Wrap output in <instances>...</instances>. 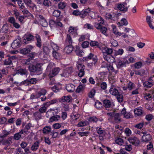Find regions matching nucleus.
I'll return each instance as SVG.
<instances>
[{"instance_id": "obj_1", "label": "nucleus", "mask_w": 154, "mask_h": 154, "mask_svg": "<svg viewBox=\"0 0 154 154\" xmlns=\"http://www.w3.org/2000/svg\"><path fill=\"white\" fill-rule=\"evenodd\" d=\"M28 69L30 72L34 73L35 75H38L42 73V69L39 63L29 65L28 66Z\"/></svg>"}, {"instance_id": "obj_2", "label": "nucleus", "mask_w": 154, "mask_h": 154, "mask_svg": "<svg viewBox=\"0 0 154 154\" xmlns=\"http://www.w3.org/2000/svg\"><path fill=\"white\" fill-rule=\"evenodd\" d=\"M110 93L112 95L116 96L118 101L122 102L123 100L122 95L119 93L117 89H116L113 85L111 86L109 90Z\"/></svg>"}, {"instance_id": "obj_3", "label": "nucleus", "mask_w": 154, "mask_h": 154, "mask_svg": "<svg viewBox=\"0 0 154 154\" xmlns=\"http://www.w3.org/2000/svg\"><path fill=\"white\" fill-rule=\"evenodd\" d=\"M85 60L86 61H88L89 60L92 59L93 62L91 63H88L87 64L88 66L90 68H92L93 66H96V64L97 62L98 58L97 57L94 55V54L92 53H90L87 57H85Z\"/></svg>"}, {"instance_id": "obj_4", "label": "nucleus", "mask_w": 154, "mask_h": 154, "mask_svg": "<svg viewBox=\"0 0 154 154\" xmlns=\"http://www.w3.org/2000/svg\"><path fill=\"white\" fill-rule=\"evenodd\" d=\"M102 18H100L101 21L100 23H96L95 24V27L98 29L100 30L101 32L105 35H106V34L107 30L106 28L104 26H102L101 24H103L104 23L103 20H102Z\"/></svg>"}, {"instance_id": "obj_5", "label": "nucleus", "mask_w": 154, "mask_h": 154, "mask_svg": "<svg viewBox=\"0 0 154 154\" xmlns=\"http://www.w3.org/2000/svg\"><path fill=\"white\" fill-rule=\"evenodd\" d=\"M21 45V38L18 36V38L14 40L12 43L11 46L13 49H16L20 47Z\"/></svg>"}, {"instance_id": "obj_6", "label": "nucleus", "mask_w": 154, "mask_h": 154, "mask_svg": "<svg viewBox=\"0 0 154 154\" xmlns=\"http://www.w3.org/2000/svg\"><path fill=\"white\" fill-rule=\"evenodd\" d=\"M77 68L79 72L78 75L80 77H83L85 74V71H84L85 69V66L82 64H78L77 66Z\"/></svg>"}, {"instance_id": "obj_7", "label": "nucleus", "mask_w": 154, "mask_h": 154, "mask_svg": "<svg viewBox=\"0 0 154 154\" xmlns=\"http://www.w3.org/2000/svg\"><path fill=\"white\" fill-rule=\"evenodd\" d=\"M73 70L72 67H67L64 70L63 73L61 74L62 76L66 77H68L73 72Z\"/></svg>"}, {"instance_id": "obj_8", "label": "nucleus", "mask_w": 154, "mask_h": 154, "mask_svg": "<svg viewBox=\"0 0 154 154\" xmlns=\"http://www.w3.org/2000/svg\"><path fill=\"white\" fill-rule=\"evenodd\" d=\"M39 23L43 27H46L48 25V23L45 17L42 15H39L37 16Z\"/></svg>"}, {"instance_id": "obj_9", "label": "nucleus", "mask_w": 154, "mask_h": 154, "mask_svg": "<svg viewBox=\"0 0 154 154\" xmlns=\"http://www.w3.org/2000/svg\"><path fill=\"white\" fill-rule=\"evenodd\" d=\"M127 3L123 2L122 3L118 4H117V8L119 10L125 13L128 11V7H126Z\"/></svg>"}, {"instance_id": "obj_10", "label": "nucleus", "mask_w": 154, "mask_h": 154, "mask_svg": "<svg viewBox=\"0 0 154 154\" xmlns=\"http://www.w3.org/2000/svg\"><path fill=\"white\" fill-rule=\"evenodd\" d=\"M128 140L130 143L135 146H137L140 143L139 140L136 137H129Z\"/></svg>"}, {"instance_id": "obj_11", "label": "nucleus", "mask_w": 154, "mask_h": 154, "mask_svg": "<svg viewBox=\"0 0 154 154\" xmlns=\"http://www.w3.org/2000/svg\"><path fill=\"white\" fill-rule=\"evenodd\" d=\"M34 36L31 34L26 35L24 37L23 42L25 44L29 43L30 42L32 41L34 39Z\"/></svg>"}, {"instance_id": "obj_12", "label": "nucleus", "mask_w": 154, "mask_h": 154, "mask_svg": "<svg viewBox=\"0 0 154 154\" xmlns=\"http://www.w3.org/2000/svg\"><path fill=\"white\" fill-rule=\"evenodd\" d=\"M33 47L31 45H29L25 48H23L20 50V53L24 55H26L30 52L31 50Z\"/></svg>"}, {"instance_id": "obj_13", "label": "nucleus", "mask_w": 154, "mask_h": 154, "mask_svg": "<svg viewBox=\"0 0 154 154\" xmlns=\"http://www.w3.org/2000/svg\"><path fill=\"white\" fill-rule=\"evenodd\" d=\"M60 69L59 67H56L52 69L49 74L48 76L49 78H52L58 74L60 71Z\"/></svg>"}, {"instance_id": "obj_14", "label": "nucleus", "mask_w": 154, "mask_h": 154, "mask_svg": "<svg viewBox=\"0 0 154 154\" xmlns=\"http://www.w3.org/2000/svg\"><path fill=\"white\" fill-rule=\"evenodd\" d=\"M118 14L114 13H112L111 14H107L106 15V18L111 19L113 21L117 20L118 19Z\"/></svg>"}, {"instance_id": "obj_15", "label": "nucleus", "mask_w": 154, "mask_h": 154, "mask_svg": "<svg viewBox=\"0 0 154 154\" xmlns=\"http://www.w3.org/2000/svg\"><path fill=\"white\" fill-rule=\"evenodd\" d=\"M35 38L36 39L35 45L36 46L40 48L42 46V41L40 36L36 34L35 35Z\"/></svg>"}, {"instance_id": "obj_16", "label": "nucleus", "mask_w": 154, "mask_h": 154, "mask_svg": "<svg viewBox=\"0 0 154 154\" xmlns=\"http://www.w3.org/2000/svg\"><path fill=\"white\" fill-rule=\"evenodd\" d=\"M128 64V60H127L125 59L123 60H119L117 64V68H120L125 67L126 64Z\"/></svg>"}, {"instance_id": "obj_17", "label": "nucleus", "mask_w": 154, "mask_h": 154, "mask_svg": "<svg viewBox=\"0 0 154 154\" xmlns=\"http://www.w3.org/2000/svg\"><path fill=\"white\" fill-rule=\"evenodd\" d=\"M103 106L106 108L107 110H111L109 108L112 106V103L109 100L106 99L103 101Z\"/></svg>"}, {"instance_id": "obj_18", "label": "nucleus", "mask_w": 154, "mask_h": 154, "mask_svg": "<svg viewBox=\"0 0 154 154\" xmlns=\"http://www.w3.org/2000/svg\"><path fill=\"white\" fill-rule=\"evenodd\" d=\"M24 2L30 8L33 9L34 8H37L36 5L32 3L31 0H23Z\"/></svg>"}, {"instance_id": "obj_19", "label": "nucleus", "mask_w": 154, "mask_h": 154, "mask_svg": "<svg viewBox=\"0 0 154 154\" xmlns=\"http://www.w3.org/2000/svg\"><path fill=\"white\" fill-rule=\"evenodd\" d=\"M12 137H10L7 139L4 140L2 142V144L4 145L9 146L12 143Z\"/></svg>"}, {"instance_id": "obj_20", "label": "nucleus", "mask_w": 154, "mask_h": 154, "mask_svg": "<svg viewBox=\"0 0 154 154\" xmlns=\"http://www.w3.org/2000/svg\"><path fill=\"white\" fill-rule=\"evenodd\" d=\"M73 49V47L72 45H68L64 48V52L67 54H69L72 52Z\"/></svg>"}, {"instance_id": "obj_21", "label": "nucleus", "mask_w": 154, "mask_h": 154, "mask_svg": "<svg viewBox=\"0 0 154 154\" xmlns=\"http://www.w3.org/2000/svg\"><path fill=\"white\" fill-rule=\"evenodd\" d=\"M60 115H54L51 117L49 120V122L50 123L54 122H57L60 119Z\"/></svg>"}, {"instance_id": "obj_22", "label": "nucleus", "mask_w": 154, "mask_h": 154, "mask_svg": "<svg viewBox=\"0 0 154 154\" xmlns=\"http://www.w3.org/2000/svg\"><path fill=\"white\" fill-rule=\"evenodd\" d=\"M75 86L72 84H68L66 85V88L69 92H72L75 90Z\"/></svg>"}, {"instance_id": "obj_23", "label": "nucleus", "mask_w": 154, "mask_h": 154, "mask_svg": "<svg viewBox=\"0 0 154 154\" xmlns=\"http://www.w3.org/2000/svg\"><path fill=\"white\" fill-rule=\"evenodd\" d=\"M17 72L20 74L21 75H27L28 74V72L27 70L26 69L20 68L17 71Z\"/></svg>"}, {"instance_id": "obj_24", "label": "nucleus", "mask_w": 154, "mask_h": 154, "mask_svg": "<svg viewBox=\"0 0 154 154\" xmlns=\"http://www.w3.org/2000/svg\"><path fill=\"white\" fill-rule=\"evenodd\" d=\"M103 51H104L103 52V54L104 55H110L113 52L112 49L111 48H109L106 47H105L104 48Z\"/></svg>"}, {"instance_id": "obj_25", "label": "nucleus", "mask_w": 154, "mask_h": 154, "mask_svg": "<svg viewBox=\"0 0 154 154\" xmlns=\"http://www.w3.org/2000/svg\"><path fill=\"white\" fill-rule=\"evenodd\" d=\"M121 116V113L115 112L113 118L116 123H118L121 121L120 117Z\"/></svg>"}, {"instance_id": "obj_26", "label": "nucleus", "mask_w": 154, "mask_h": 154, "mask_svg": "<svg viewBox=\"0 0 154 154\" xmlns=\"http://www.w3.org/2000/svg\"><path fill=\"white\" fill-rule=\"evenodd\" d=\"M152 137V136L150 134L144 135L142 136V140L143 141L147 142L151 140Z\"/></svg>"}, {"instance_id": "obj_27", "label": "nucleus", "mask_w": 154, "mask_h": 154, "mask_svg": "<svg viewBox=\"0 0 154 154\" xmlns=\"http://www.w3.org/2000/svg\"><path fill=\"white\" fill-rule=\"evenodd\" d=\"M73 41L71 36L69 34L67 35V37L65 40V43L67 45H71Z\"/></svg>"}, {"instance_id": "obj_28", "label": "nucleus", "mask_w": 154, "mask_h": 154, "mask_svg": "<svg viewBox=\"0 0 154 154\" xmlns=\"http://www.w3.org/2000/svg\"><path fill=\"white\" fill-rule=\"evenodd\" d=\"M33 116L35 119L38 120L42 119V116L41 113L38 112H36L33 113Z\"/></svg>"}, {"instance_id": "obj_29", "label": "nucleus", "mask_w": 154, "mask_h": 154, "mask_svg": "<svg viewBox=\"0 0 154 154\" xmlns=\"http://www.w3.org/2000/svg\"><path fill=\"white\" fill-rule=\"evenodd\" d=\"M51 111H48L47 112L46 116L47 117V115L49 113H52L54 115H58L57 114L59 112V111L58 109H51Z\"/></svg>"}, {"instance_id": "obj_30", "label": "nucleus", "mask_w": 154, "mask_h": 154, "mask_svg": "<svg viewBox=\"0 0 154 154\" xmlns=\"http://www.w3.org/2000/svg\"><path fill=\"white\" fill-rule=\"evenodd\" d=\"M8 25L7 23L4 24L1 28L2 33H7L8 31Z\"/></svg>"}, {"instance_id": "obj_31", "label": "nucleus", "mask_w": 154, "mask_h": 154, "mask_svg": "<svg viewBox=\"0 0 154 154\" xmlns=\"http://www.w3.org/2000/svg\"><path fill=\"white\" fill-rule=\"evenodd\" d=\"M146 20L149 27L152 29H154V27L153 26L151 23L152 21L151 20V17L149 16H147L146 17Z\"/></svg>"}, {"instance_id": "obj_32", "label": "nucleus", "mask_w": 154, "mask_h": 154, "mask_svg": "<svg viewBox=\"0 0 154 154\" xmlns=\"http://www.w3.org/2000/svg\"><path fill=\"white\" fill-rule=\"evenodd\" d=\"M124 31L126 32H130L129 35L131 36H134L135 35V32L134 30L130 29L129 28H125Z\"/></svg>"}, {"instance_id": "obj_33", "label": "nucleus", "mask_w": 154, "mask_h": 154, "mask_svg": "<svg viewBox=\"0 0 154 154\" xmlns=\"http://www.w3.org/2000/svg\"><path fill=\"white\" fill-rule=\"evenodd\" d=\"M41 96L40 93L39 92H37L35 94H31L30 99L33 100L38 98Z\"/></svg>"}, {"instance_id": "obj_34", "label": "nucleus", "mask_w": 154, "mask_h": 154, "mask_svg": "<svg viewBox=\"0 0 154 154\" xmlns=\"http://www.w3.org/2000/svg\"><path fill=\"white\" fill-rule=\"evenodd\" d=\"M39 142L38 141L35 142L31 146V149L33 151H36L38 148Z\"/></svg>"}, {"instance_id": "obj_35", "label": "nucleus", "mask_w": 154, "mask_h": 154, "mask_svg": "<svg viewBox=\"0 0 154 154\" xmlns=\"http://www.w3.org/2000/svg\"><path fill=\"white\" fill-rule=\"evenodd\" d=\"M71 97L68 96L63 97L61 98V101L63 102H70Z\"/></svg>"}, {"instance_id": "obj_36", "label": "nucleus", "mask_w": 154, "mask_h": 154, "mask_svg": "<svg viewBox=\"0 0 154 154\" xmlns=\"http://www.w3.org/2000/svg\"><path fill=\"white\" fill-rule=\"evenodd\" d=\"M103 57L104 59L106 60L108 62L110 63L112 62L111 60V57L114 58V57L112 56H110V55H104L103 54Z\"/></svg>"}, {"instance_id": "obj_37", "label": "nucleus", "mask_w": 154, "mask_h": 154, "mask_svg": "<svg viewBox=\"0 0 154 154\" xmlns=\"http://www.w3.org/2000/svg\"><path fill=\"white\" fill-rule=\"evenodd\" d=\"M134 72L135 74L140 76L144 75L145 73V71L143 69H140L139 70H134Z\"/></svg>"}, {"instance_id": "obj_38", "label": "nucleus", "mask_w": 154, "mask_h": 154, "mask_svg": "<svg viewBox=\"0 0 154 154\" xmlns=\"http://www.w3.org/2000/svg\"><path fill=\"white\" fill-rule=\"evenodd\" d=\"M51 128L50 126H46L43 129V133L47 134L51 131Z\"/></svg>"}, {"instance_id": "obj_39", "label": "nucleus", "mask_w": 154, "mask_h": 154, "mask_svg": "<svg viewBox=\"0 0 154 154\" xmlns=\"http://www.w3.org/2000/svg\"><path fill=\"white\" fill-rule=\"evenodd\" d=\"M30 85L29 79H26L20 82L19 85L21 86L23 85H24L26 86H29Z\"/></svg>"}, {"instance_id": "obj_40", "label": "nucleus", "mask_w": 154, "mask_h": 154, "mask_svg": "<svg viewBox=\"0 0 154 154\" xmlns=\"http://www.w3.org/2000/svg\"><path fill=\"white\" fill-rule=\"evenodd\" d=\"M134 112L135 115L137 116L141 115L143 113L142 109L136 108L134 110Z\"/></svg>"}, {"instance_id": "obj_41", "label": "nucleus", "mask_w": 154, "mask_h": 154, "mask_svg": "<svg viewBox=\"0 0 154 154\" xmlns=\"http://www.w3.org/2000/svg\"><path fill=\"white\" fill-rule=\"evenodd\" d=\"M97 85L98 86L100 85L101 88L103 90H105L107 88V85L106 82H102L101 84L97 83Z\"/></svg>"}, {"instance_id": "obj_42", "label": "nucleus", "mask_w": 154, "mask_h": 154, "mask_svg": "<svg viewBox=\"0 0 154 154\" xmlns=\"http://www.w3.org/2000/svg\"><path fill=\"white\" fill-rule=\"evenodd\" d=\"M75 52L76 54L80 57H82L83 55V51L79 49L78 48H77L76 50L75 51Z\"/></svg>"}, {"instance_id": "obj_43", "label": "nucleus", "mask_w": 154, "mask_h": 154, "mask_svg": "<svg viewBox=\"0 0 154 154\" xmlns=\"http://www.w3.org/2000/svg\"><path fill=\"white\" fill-rule=\"evenodd\" d=\"M66 6V3L64 2H60L58 4V8L60 9H64Z\"/></svg>"}, {"instance_id": "obj_44", "label": "nucleus", "mask_w": 154, "mask_h": 154, "mask_svg": "<svg viewBox=\"0 0 154 154\" xmlns=\"http://www.w3.org/2000/svg\"><path fill=\"white\" fill-rule=\"evenodd\" d=\"M43 4L47 7H49L52 5L51 2L50 0H44L43 2Z\"/></svg>"}, {"instance_id": "obj_45", "label": "nucleus", "mask_w": 154, "mask_h": 154, "mask_svg": "<svg viewBox=\"0 0 154 154\" xmlns=\"http://www.w3.org/2000/svg\"><path fill=\"white\" fill-rule=\"evenodd\" d=\"M51 45L53 50V51H57L59 50V48L57 44L53 43L51 44Z\"/></svg>"}, {"instance_id": "obj_46", "label": "nucleus", "mask_w": 154, "mask_h": 154, "mask_svg": "<svg viewBox=\"0 0 154 154\" xmlns=\"http://www.w3.org/2000/svg\"><path fill=\"white\" fill-rule=\"evenodd\" d=\"M52 54L53 57L56 59H58L60 58V54L57 51H53Z\"/></svg>"}, {"instance_id": "obj_47", "label": "nucleus", "mask_w": 154, "mask_h": 154, "mask_svg": "<svg viewBox=\"0 0 154 154\" xmlns=\"http://www.w3.org/2000/svg\"><path fill=\"white\" fill-rule=\"evenodd\" d=\"M115 142L116 144L120 145H122L123 144V140L121 138H117L115 140Z\"/></svg>"}, {"instance_id": "obj_48", "label": "nucleus", "mask_w": 154, "mask_h": 154, "mask_svg": "<svg viewBox=\"0 0 154 154\" xmlns=\"http://www.w3.org/2000/svg\"><path fill=\"white\" fill-rule=\"evenodd\" d=\"M31 127V124L30 123H29L27 124L26 125L24 128V133H26L30 129V128Z\"/></svg>"}, {"instance_id": "obj_49", "label": "nucleus", "mask_w": 154, "mask_h": 154, "mask_svg": "<svg viewBox=\"0 0 154 154\" xmlns=\"http://www.w3.org/2000/svg\"><path fill=\"white\" fill-rule=\"evenodd\" d=\"M88 124V122L86 121L80 122L77 125L78 127H83L86 126Z\"/></svg>"}, {"instance_id": "obj_50", "label": "nucleus", "mask_w": 154, "mask_h": 154, "mask_svg": "<svg viewBox=\"0 0 154 154\" xmlns=\"http://www.w3.org/2000/svg\"><path fill=\"white\" fill-rule=\"evenodd\" d=\"M61 12L58 10H55L53 13V15L56 17H59L60 14Z\"/></svg>"}, {"instance_id": "obj_51", "label": "nucleus", "mask_w": 154, "mask_h": 154, "mask_svg": "<svg viewBox=\"0 0 154 154\" xmlns=\"http://www.w3.org/2000/svg\"><path fill=\"white\" fill-rule=\"evenodd\" d=\"M90 11L91 10L89 8L86 9L81 11V14H83V15H84V16H86L90 12Z\"/></svg>"}, {"instance_id": "obj_52", "label": "nucleus", "mask_w": 154, "mask_h": 154, "mask_svg": "<svg viewBox=\"0 0 154 154\" xmlns=\"http://www.w3.org/2000/svg\"><path fill=\"white\" fill-rule=\"evenodd\" d=\"M57 102V100L56 99H54L48 102L45 103L44 105L49 106L50 104L56 103Z\"/></svg>"}, {"instance_id": "obj_53", "label": "nucleus", "mask_w": 154, "mask_h": 154, "mask_svg": "<svg viewBox=\"0 0 154 154\" xmlns=\"http://www.w3.org/2000/svg\"><path fill=\"white\" fill-rule=\"evenodd\" d=\"M88 120L91 122H96L98 121V119L96 117L93 116L89 118Z\"/></svg>"}, {"instance_id": "obj_54", "label": "nucleus", "mask_w": 154, "mask_h": 154, "mask_svg": "<svg viewBox=\"0 0 154 154\" xmlns=\"http://www.w3.org/2000/svg\"><path fill=\"white\" fill-rule=\"evenodd\" d=\"M4 64L6 65H10L12 63V61H11V60L8 58L4 60Z\"/></svg>"}, {"instance_id": "obj_55", "label": "nucleus", "mask_w": 154, "mask_h": 154, "mask_svg": "<svg viewBox=\"0 0 154 154\" xmlns=\"http://www.w3.org/2000/svg\"><path fill=\"white\" fill-rule=\"evenodd\" d=\"M96 91L95 89H92L88 94V96L90 98H92L95 95Z\"/></svg>"}, {"instance_id": "obj_56", "label": "nucleus", "mask_w": 154, "mask_h": 154, "mask_svg": "<svg viewBox=\"0 0 154 154\" xmlns=\"http://www.w3.org/2000/svg\"><path fill=\"white\" fill-rule=\"evenodd\" d=\"M144 125V124L143 122H141L135 125L134 126L135 128L137 129H140L143 127Z\"/></svg>"}, {"instance_id": "obj_57", "label": "nucleus", "mask_w": 154, "mask_h": 154, "mask_svg": "<svg viewBox=\"0 0 154 154\" xmlns=\"http://www.w3.org/2000/svg\"><path fill=\"white\" fill-rule=\"evenodd\" d=\"M125 133L127 136H129L131 134V131L128 128H126L125 129Z\"/></svg>"}, {"instance_id": "obj_58", "label": "nucleus", "mask_w": 154, "mask_h": 154, "mask_svg": "<svg viewBox=\"0 0 154 154\" xmlns=\"http://www.w3.org/2000/svg\"><path fill=\"white\" fill-rule=\"evenodd\" d=\"M134 87V85L130 81L129 82L128 85V88L129 90H131Z\"/></svg>"}, {"instance_id": "obj_59", "label": "nucleus", "mask_w": 154, "mask_h": 154, "mask_svg": "<svg viewBox=\"0 0 154 154\" xmlns=\"http://www.w3.org/2000/svg\"><path fill=\"white\" fill-rule=\"evenodd\" d=\"M124 53L123 50L122 48H120L118 49V50L117 51H116V53L115 54V55L116 56L118 55H121Z\"/></svg>"}, {"instance_id": "obj_60", "label": "nucleus", "mask_w": 154, "mask_h": 154, "mask_svg": "<svg viewBox=\"0 0 154 154\" xmlns=\"http://www.w3.org/2000/svg\"><path fill=\"white\" fill-rule=\"evenodd\" d=\"M30 84H35L38 81V80L37 79L35 78H32L30 79H29Z\"/></svg>"}, {"instance_id": "obj_61", "label": "nucleus", "mask_w": 154, "mask_h": 154, "mask_svg": "<svg viewBox=\"0 0 154 154\" xmlns=\"http://www.w3.org/2000/svg\"><path fill=\"white\" fill-rule=\"evenodd\" d=\"M95 106L97 109L100 108L102 106V104L99 101L96 102L95 104Z\"/></svg>"}, {"instance_id": "obj_62", "label": "nucleus", "mask_w": 154, "mask_h": 154, "mask_svg": "<svg viewBox=\"0 0 154 154\" xmlns=\"http://www.w3.org/2000/svg\"><path fill=\"white\" fill-rule=\"evenodd\" d=\"M42 49L43 52L44 53H45L46 54H47L49 53V49L47 46H43Z\"/></svg>"}, {"instance_id": "obj_63", "label": "nucleus", "mask_w": 154, "mask_h": 154, "mask_svg": "<svg viewBox=\"0 0 154 154\" xmlns=\"http://www.w3.org/2000/svg\"><path fill=\"white\" fill-rule=\"evenodd\" d=\"M90 44L91 46L94 47L95 46H98L99 43L97 41H91L90 42Z\"/></svg>"}, {"instance_id": "obj_64", "label": "nucleus", "mask_w": 154, "mask_h": 154, "mask_svg": "<svg viewBox=\"0 0 154 154\" xmlns=\"http://www.w3.org/2000/svg\"><path fill=\"white\" fill-rule=\"evenodd\" d=\"M21 137V135L20 133H17L15 134L14 136V138L16 140H19Z\"/></svg>"}]
</instances>
